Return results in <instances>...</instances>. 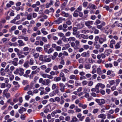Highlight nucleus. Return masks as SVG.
Instances as JSON below:
<instances>
[{"label": "nucleus", "instance_id": "nucleus-1", "mask_svg": "<svg viewBox=\"0 0 122 122\" xmlns=\"http://www.w3.org/2000/svg\"><path fill=\"white\" fill-rule=\"evenodd\" d=\"M47 56L46 55H41L39 56V59L43 62H50L51 59L49 58H47Z\"/></svg>", "mask_w": 122, "mask_h": 122}, {"label": "nucleus", "instance_id": "nucleus-2", "mask_svg": "<svg viewBox=\"0 0 122 122\" xmlns=\"http://www.w3.org/2000/svg\"><path fill=\"white\" fill-rule=\"evenodd\" d=\"M24 69L21 68H17L14 72V73L16 75H19L20 76H22L24 73Z\"/></svg>", "mask_w": 122, "mask_h": 122}, {"label": "nucleus", "instance_id": "nucleus-3", "mask_svg": "<svg viewBox=\"0 0 122 122\" xmlns=\"http://www.w3.org/2000/svg\"><path fill=\"white\" fill-rule=\"evenodd\" d=\"M55 102H60L61 105H63L65 102V99L62 96H61L60 98L58 97H55Z\"/></svg>", "mask_w": 122, "mask_h": 122}, {"label": "nucleus", "instance_id": "nucleus-4", "mask_svg": "<svg viewBox=\"0 0 122 122\" xmlns=\"http://www.w3.org/2000/svg\"><path fill=\"white\" fill-rule=\"evenodd\" d=\"M61 112V111L60 109H57L52 112L51 113V115L52 117L55 118H58L59 117V115L57 113H60Z\"/></svg>", "mask_w": 122, "mask_h": 122}, {"label": "nucleus", "instance_id": "nucleus-5", "mask_svg": "<svg viewBox=\"0 0 122 122\" xmlns=\"http://www.w3.org/2000/svg\"><path fill=\"white\" fill-rule=\"evenodd\" d=\"M95 101L98 104V105L100 106L103 105L106 102V101L104 99H96Z\"/></svg>", "mask_w": 122, "mask_h": 122}, {"label": "nucleus", "instance_id": "nucleus-6", "mask_svg": "<svg viewBox=\"0 0 122 122\" xmlns=\"http://www.w3.org/2000/svg\"><path fill=\"white\" fill-rule=\"evenodd\" d=\"M91 90L92 92L91 93V95L93 97H95L97 96V94L95 93V92L97 93L100 92L99 90L95 88H92Z\"/></svg>", "mask_w": 122, "mask_h": 122}, {"label": "nucleus", "instance_id": "nucleus-7", "mask_svg": "<svg viewBox=\"0 0 122 122\" xmlns=\"http://www.w3.org/2000/svg\"><path fill=\"white\" fill-rule=\"evenodd\" d=\"M93 23V22L92 21H87L85 22V25L89 29L92 28V25Z\"/></svg>", "mask_w": 122, "mask_h": 122}, {"label": "nucleus", "instance_id": "nucleus-8", "mask_svg": "<svg viewBox=\"0 0 122 122\" xmlns=\"http://www.w3.org/2000/svg\"><path fill=\"white\" fill-rule=\"evenodd\" d=\"M59 85L60 87V90L61 92H64L65 90L66 86L64 85L63 83L60 82L59 84Z\"/></svg>", "mask_w": 122, "mask_h": 122}, {"label": "nucleus", "instance_id": "nucleus-9", "mask_svg": "<svg viewBox=\"0 0 122 122\" xmlns=\"http://www.w3.org/2000/svg\"><path fill=\"white\" fill-rule=\"evenodd\" d=\"M61 15L63 17L68 18H70L71 16V15H70L69 13L64 11L61 12Z\"/></svg>", "mask_w": 122, "mask_h": 122}, {"label": "nucleus", "instance_id": "nucleus-10", "mask_svg": "<svg viewBox=\"0 0 122 122\" xmlns=\"http://www.w3.org/2000/svg\"><path fill=\"white\" fill-rule=\"evenodd\" d=\"M18 59L17 58H14L13 59L14 61H11L12 64L14 66H17L18 65Z\"/></svg>", "mask_w": 122, "mask_h": 122}, {"label": "nucleus", "instance_id": "nucleus-11", "mask_svg": "<svg viewBox=\"0 0 122 122\" xmlns=\"http://www.w3.org/2000/svg\"><path fill=\"white\" fill-rule=\"evenodd\" d=\"M85 61L86 63L88 64H92L95 62V61L92 58H86L85 59Z\"/></svg>", "mask_w": 122, "mask_h": 122}, {"label": "nucleus", "instance_id": "nucleus-12", "mask_svg": "<svg viewBox=\"0 0 122 122\" xmlns=\"http://www.w3.org/2000/svg\"><path fill=\"white\" fill-rule=\"evenodd\" d=\"M51 82V80L49 79H45L44 80L42 85L46 86L49 85Z\"/></svg>", "mask_w": 122, "mask_h": 122}, {"label": "nucleus", "instance_id": "nucleus-13", "mask_svg": "<svg viewBox=\"0 0 122 122\" xmlns=\"http://www.w3.org/2000/svg\"><path fill=\"white\" fill-rule=\"evenodd\" d=\"M87 36H85V35L84 34H81L77 36H76V37H78L80 39H81L82 38L83 39H88V37L86 38H85V36L87 37Z\"/></svg>", "mask_w": 122, "mask_h": 122}, {"label": "nucleus", "instance_id": "nucleus-14", "mask_svg": "<svg viewBox=\"0 0 122 122\" xmlns=\"http://www.w3.org/2000/svg\"><path fill=\"white\" fill-rule=\"evenodd\" d=\"M116 43L114 39L112 40L110 42L109 46L111 48H113L114 47L113 45Z\"/></svg>", "mask_w": 122, "mask_h": 122}, {"label": "nucleus", "instance_id": "nucleus-15", "mask_svg": "<svg viewBox=\"0 0 122 122\" xmlns=\"http://www.w3.org/2000/svg\"><path fill=\"white\" fill-rule=\"evenodd\" d=\"M17 42L18 44V46L20 47L23 46L25 45V43L22 40H19Z\"/></svg>", "mask_w": 122, "mask_h": 122}, {"label": "nucleus", "instance_id": "nucleus-16", "mask_svg": "<svg viewBox=\"0 0 122 122\" xmlns=\"http://www.w3.org/2000/svg\"><path fill=\"white\" fill-rule=\"evenodd\" d=\"M81 56L83 57H89L90 56L89 53L88 51L84 52L81 54Z\"/></svg>", "mask_w": 122, "mask_h": 122}, {"label": "nucleus", "instance_id": "nucleus-17", "mask_svg": "<svg viewBox=\"0 0 122 122\" xmlns=\"http://www.w3.org/2000/svg\"><path fill=\"white\" fill-rule=\"evenodd\" d=\"M25 15L27 16L26 19L28 20H30L32 19V15L31 13L28 14L27 12H26L25 14Z\"/></svg>", "mask_w": 122, "mask_h": 122}, {"label": "nucleus", "instance_id": "nucleus-18", "mask_svg": "<svg viewBox=\"0 0 122 122\" xmlns=\"http://www.w3.org/2000/svg\"><path fill=\"white\" fill-rule=\"evenodd\" d=\"M26 109L23 107H21L20 108V109L18 110V112L20 114L26 111Z\"/></svg>", "mask_w": 122, "mask_h": 122}, {"label": "nucleus", "instance_id": "nucleus-19", "mask_svg": "<svg viewBox=\"0 0 122 122\" xmlns=\"http://www.w3.org/2000/svg\"><path fill=\"white\" fill-rule=\"evenodd\" d=\"M78 106L80 107H81L83 109H85L87 107V105L86 104H83L82 103L80 102L78 104Z\"/></svg>", "mask_w": 122, "mask_h": 122}, {"label": "nucleus", "instance_id": "nucleus-20", "mask_svg": "<svg viewBox=\"0 0 122 122\" xmlns=\"http://www.w3.org/2000/svg\"><path fill=\"white\" fill-rule=\"evenodd\" d=\"M101 66H99V67L97 68L96 70V72L97 73L99 74L100 75L102 74V71L101 70V69L100 68Z\"/></svg>", "mask_w": 122, "mask_h": 122}, {"label": "nucleus", "instance_id": "nucleus-21", "mask_svg": "<svg viewBox=\"0 0 122 122\" xmlns=\"http://www.w3.org/2000/svg\"><path fill=\"white\" fill-rule=\"evenodd\" d=\"M122 42L121 41H119L117 42L116 44L115 45V47L116 49L119 48L121 46L120 44Z\"/></svg>", "mask_w": 122, "mask_h": 122}, {"label": "nucleus", "instance_id": "nucleus-22", "mask_svg": "<svg viewBox=\"0 0 122 122\" xmlns=\"http://www.w3.org/2000/svg\"><path fill=\"white\" fill-rule=\"evenodd\" d=\"M46 29L45 28H42L41 30V31L43 34L44 35L47 34L48 32L46 31Z\"/></svg>", "mask_w": 122, "mask_h": 122}, {"label": "nucleus", "instance_id": "nucleus-23", "mask_svg": "<svg viewBox=\"0 0 122 122\" xmlns=\"http://www.w3.org/2000/svg\"><path fill=\"white\" fill-rule=\"evenodd\" d=\"M59 73V71H56L55 72L53 71H52L50 72V74L52 76H54L55 75H57Z\"/></svg>", "mask_w": 122, "mask_h": 122}, {"label": "nucleus", "instance_id": "nucleus-24", "mask_svg": "<svg viewBox=\"0 0 122 122\" xmlns=\"http://www.w3.org/2000/svg\"><path fill=\"white\" fill-rule=\"evenodd\" d=\"M98 117L103 119H105L106 118V115L104 114H101L98 116Z\"/></svg>", "mask_w": 122, "mask_h": 122}, {"label": "nucleus", "instance_id": "nucleus-25", "mask_svg": "<svg viewBox=\"0 0 122 122\" xmlns=\"http://www.w3.org/2000/svg\"><path fill=\"white\" fill-rule=\"evenodd\" d=\"M71 46L73 47L74 49L77 50L79 49L78 47H76L75 43L74 42H71Z\"/></svg>", "mask_w": 122, "mask_h": 122}, {"label": "nucleus", "instance_id": "nucleus-26", "mask_svg": "<svg viewBox=\"0 0 122 122\" xmlns=\"http://www.w3.org/2000/svg\"><path fill=\"white\" fill-rule=\"evenodd\" d=\"M0 72L2 76H4L6 74L5 70L3 68H1L0 69Z\"/></svg>", "mask_w": 122, "mask_h": 122}, {"label": "nucleus", "instance_id": "nucleus-27", "mask_svg": "<svg viewBox=\"0 0 122 122\" xmlns=\"http://www.w3.org/2000/svg\"><path fill=\"white\" fill-rule=\"evenodd\" d=\"M110 31V29L109 26H106L104 28V31L105 33L108 34Z\"/></svg>", "mask_w": 122, "mask_h": 122}, {"label": "nucleus", "instance_id": "nucleus-28", "mask_svg": "<svg viewBox=\"0 0 122 122\" xmlns=\"http://www.w3.org/2000/svg\"><path fill=\"white\" fill-rule=\"evenodd\" d=\"M40 69L39 68H37L36 70L33 71H32L31 74L33 75L34 74H36L37 73L39 72Z\"/></svg>", "mask_w": 122, "mask_h": 122}, {"label": "nucleus", "instance_id": "nucleus-29", "mask_svg": "<svg viewBox=\"0 0 122 122\" xmlns=\"http://www.w3.org/2000/svg\"><path fill=\"white\" fill-rule=\"evenodd\" d=\"M105 66L107 68H111L112 67L113 65L111 63H106L105 64Z\"/></svg>", "mask_w": 122, "mask_h": 122}, {"label": "nucleus", "instance_id": "nucleus-30", "mask_svg": "<svg viewBox=\"0 0 122 122\" xmlns=\"http://www.w3.org/2000/svg\"><path fill=\"white\" fill-rule=\"evenodd\" d=\"M29 61H27L25 62L23 64V66L24 67L27 68L29 67Z\"/></svg>", "mask_w": 122, "mask_h": 122}, {"label": "nucleus", "instance_id": "nucleus-31", "mask_svg": "<svg viewBox=\"0 0 122 122\" xmlns=\"http://www.w3.org/2000/svg\"><path fill=\"white\" fill-rule=\"evenodd\" d=\"M76 40V38L75 37H71L68 39V41L70 42L74 41Z\"/></svg>", "mask_w": 122, "mask_h": 122}, {"label": "nucleus", "instance_id": "nucleus-32", "mask_svg": "<svg viewBox=\"0 0 122 122\" xmlns=\"http://www.w3.org/2000/svg\"><path fill=\"white\" fill-rule=\"evenodd\" d=\"M78 121L77 118L75 116H73L72 117L70 122H77Z\"/></svg>", "mask_w": 122, "mask_h": 122}, {"label": "nucleus", "instance_id": "nucleus-33", "mask_svg": "<svg viewBox=\"0 0 122 122\" xmlns=\"http://www.w3.org/2000/svg\"><path fill=\"white\" fill-rule=\"evenodd\" d=\"M32 86H33L32 85H30V86L27 85L24 87V90H28L29 89H31Z\"/></svg>", "mask_w": 122, "mask_h": 122}, {"label": "nucleus", "instance_id": "nucleus-34", "mask_svg": "<svg viewBox=\"0 0 122 122\" xmlns=\"http://www.w3.org/2000/svg\"><path fill=\"white\" fill-rule=\"evenodd\" d=\"M5 73H7L9 75H10L12 74V71H10L9 68L5 69Z\"/></svg>", "mask_w": 122, "mask_h": 122}, {"label": "nucleus", "instance_id": "nucleus-35", "mask_svg": "<svg viewBox=\"0 0 122 122\" xmlns=\"http://www.w3.org/2000/svg\"><path fill=\"white\" fill-rule=\"evenodd\" d=\"M106 41L105 38H100L99 39V42L100 44H102L104 42Z\"/></svg>", "mask_w": 122, "mask_h": 122}, {"label": "nucleus", "instance_id": "nucleus-36", "mask_svg": "<svg viewBox=\"0 0 122 122\" xmlns=\"http://www.w3.org/2000/svg\"><path fill=\"white\" fill-rule=\"evenodd\" d=\"M36 50L37 52H41V51H42L43 48L41 47H36Z\"/></svg>", "mask_w": 122, "mask_h": 122}, {"label": "nucleus", "instance_id": "nucleus-37", "mask_svg": "<svg viewBox=\"0 0 122 122\" xmlns=\"http://www.w3.org/2000/svg\"><path fill=\"white\" fill-rule=\"evenodd\" d=\"M61 79V78L60 77H55L54 79V81L56 82H58L60 81Z\"/></svg>", "mask_w": 122, "mask_h": 122}, {"label": "nucleus", "instance_id": "nucleus-38", "mask_svg": "<svg viewBox=\"0 0 122 122\" xmlns=\"http://www.w3.org/2000/svg\"><path fill=\"white\" fill-rule=\"evenodd\" d=\"M79 12L77 10H75L73 14V16L74 17H76L78 16Z\"/></svg>", "mask_w": 122, "mask_h": 122}, {"label": "nucleus", "instance_id": "nucleus-39", "mask_svg": "<svg viewBox=\"0 0 122 122\" xmlns=\"http://www.w3.org/2000/svg\"><path fill=\"white\" fill-rule=\"evenodd\" d=\"M17 55L19 59H22L25 58V55L20 54V53L17 54Z\"/></svg>", "mask_w": 122, "mask_h": 122}, {"label": "nucleus", "instance_id": "nucleus-40", "mask_svg": "<svg viewBox=\"0 0 122 122\" xmlns=\"http://www.w3.org/2000/svg\"><path fill=\"white\" fill-rule=\"evenodd\" d=\"M91 66L90 65L88 64H85L84 65V68L86 69H90Z\"/></svg>", "mask_w": 122, "mask_h": 122}, {"label": "nucleus", "instance_id": "nucleus-41", "mask_svg": "<svg viewBox=\"0 0 122 122\" xmlns=\"http://www.w3.org/2000/svg\"><path fill=\"white\" fill-rule=\"evenodd\" d=\"M77 28L78 29H81L84 27V26L83 25L82 23H79L77 24Z\"/></svg>", "mask_w": 122, "mask_h": 122}, {"label": "nucleus", "instance_id": "nucleus-42", "mask_svg": "<svg viewBox=\"0 0 122 122\" xmlns=\"http://www.w3.org/2000/svg\"><path fill=\"white\" fill-rule=\"evenodd\" d=\"M16 28V27L15 25H14L12 26L10 29L9 30V31L11 32L12 31L15 30Z\"/></svg>", "mask_w": 122, "mask_h": 122}, {"label": "nucleus", "instance_id": "nucleus-43", "mask_svg": "<svg viewBox=\"0 0 122 122\" xmlns=\"http://www.w3.org/2000/svg\"><path fill=\"white\" fill-rule=\"evenodd\" d=\"M35 62L33 59L32 58L29 61V64L30 65H32L34 64Z\"/></svg>", "mask_w": 122, "mask_h": 122}, {"label": "nucleus", "instance_id": "nucleus-44", "mask_svg": "<svg viewBox=\"0 0 122 122\" xmlns=\"http://www.w3.org/2000/svg\"><path fill=\"white\" fill-rule=\"evenodd\" d=\"M112 51L111 49L106 50L105 51V53L107 55H108L110 54L112 52Z\"/></svg>", "mask_w": 122, "mask_h": 122}, {"label": "nucleus", "instance_id": "nucleus-45", "mask_svg": "<svg viewBox=\"0 0 122 122\" xmlns=\"http://www.w3.org/2000/svg\"><path fill=\"white\" fill-rule=\"evenodd\" d=\"M13 84L16 87H19L20 86V85L18 84V83L17 81H14L13 82Z\"/></svg>", "mask_w": 122, "mask_h": 122}, {"label": "nucleus", "instance_id": "nucleus-46", "mask_svg": "<svg viewBox=\"0 0 122 122\" xmlns=\"http://www.w3.org/2000/svg\"><path fill=\"white\" fill-rule=\"evenodd\" d=\"M90 91V89L88 87H85L84 89V91L85 92H89Z\"/></svg>", "mask_w": 122, "mask_h": 122}, {"label": "nucleus", "instance_id": "nucleus-47", "mask_svg": "<svg viewBox=\"0 0 122 122\" xmlns=\"http://www.w3.org/2000/svg\"><path fill=\"white\" fill-rule=\"evenodd\" d=\"M99 110V109L98 108H95L93 110L92 112L94 114H96L98 112Z\"/></svg>", "mask_w": 122, "mask_h": 122}, {"label": "nucleus", "instance_id": "nucleus-48", "mask_svg": "<svg viewBox=\"0 0 122 122\" xmlns=\"http://www.w3.org/2000/svg\"><path fill=\"white\" fill-rule=\"evenodd\" d=\"M1 40L5 44L6 43V42L7 41H9V39H7L6 38H3Z\"/></svg>", "mask_w": 122, "mask_h": 122}, {"label": "nucleus", "instance_id": "nucleus-49", "mask_svg": "<svg viewBox=\"0 0 122 122\" xmlns=\"http://www.w3.org/2000/svg\"><path fill=\"white\" fill-rule=\"evenodd\" d=\"M26 29L25 28H23L22 29V32L23 35H25L26 34Z\"/></svg>", "mask_w": 122, "mask_h": 122}, {"label": "nucleus", "instance_id": "nucleus-50", "mask_svg": "<svg viewBox=\"0 0 122 122\" xmlns=\"http://www.w3.org/2000/svg\"><path fill=\"white\" fill-rule=\"evenodd\" d=\"M53 94L52 95L53 96L55 95L56 94H58L59 92V90L58 89H56L53 91Z\"/></svg>", "mask_w": 122, "mask_h": 122}, {"label": "nucleus", "instance_id": "nucleus-51", "mask_svg": "<svg viewBox=\"0 0 122 122\" xmlns=\"http://www.w3.org/2000/svg\"><path fill=\"white\" fill-rule=\"evenodd\" d=\"M96 7L95 5L92 4L90 6L89 8L90 9H96Z\"/></svg>", "mask_w": 122, "mask_h": 122}, {"label": "nucleus", "instance_id": "nucleus-52", "mask_svg": "<svg viewBox=\"0 0 122 122\" xmlns=\"http://www.w3.org/2000/svg\"><path fill=\"white\" fill-rule=\"evenodd\" d=\"M76 76L75 75H71L69 76V78L71 79H74L76 78Z\"/></svg>", "mask_w": 122, "mask_h": 122}, {"label": "nucleus", "instance_id": "nucleus-53", "mask_svg": "<svg viewBox=\"0 0 122 122\" xmlns=\"http://www.w3.org/2000/svg\"><path fill=\"white\" fill-rule=\"evenodd\" d=\"M7 63L5 62H3L1 64V66L3 67L4 68L6 65Z\"/></svg>", "mask_w": 122, "mask_h": 122}, {"label": "nucleus", "instance_id": "nucleus-54", "mask_svg": "<svg viewBox=\"0 0 122 122\" xmlns=\"http://www.w3.org/2000/svg\"><path fill=\"white\" fill-rule=\"evenodd\" d=\"M88 82L86 80L83 81L82 82V85L83 86L86 85L88 84Z\"/></svg>", "mask_w": 122, "mask_h": 122}, {"label": "nucleus", "instance_id": "nucleus-55", "mask_svg": "<svg viewBox=\"0 0 122 122\" xmlns=\"http://www.w3.org/2000/svg\"><path fill=\"white\" fill-rule=\"evenodd\" d=\"M54 51V49L52 48H50L47 51V53L49 54H50L53 51Z\"/></svg>", "mask_w": 122, "mask_h": 122}, {"label": "nucleus", "instance_id": "nucleus-56", "mask_svg": "<svg viewBox=\"0 0 122 122\" xmlns=\"http://www.w3.org/2000/svg\"><path fill=\"white\" fill-rule=\"evenodd\" d=\"M34 57L36 58H37L39 56V54L38 53H35L33 55Z\"/></svg>", "mask_w": 122, "mask_h": 122}, {"label": "nucleus", "instance_id": "nucleus-57", "mask_svg": "<svg viewBox=\"0 0 122 122\" xmlns=\"http://www.w3.org/2000/svg\"><path fill=\"white\" fill-rule=\"evenodd\" d=\"M78 61L79 63H83L84 61L83 58H81L79 59L78 60Z\"/></svg>", "mask_w": 122, "mask_h": 122}, {"label": "nucleus", "instance_id": "nucleus-58", "mask_svg": "<svg viewBox=\"0 0 122 122\" xmlns=\"http://www.w3.org/2000/svg\"><path fill=\"white\" fill-rule=\"evenodd\" d=\"M98 84L99 86L101 88H104L105 87V86L104 84H103L101 83H98Z\"/></svg>", "mask_w": 122, "mask_h": 122}, {"label": "nucleus", "instance_id": "nucleus-59", "mask_svg": "<svg viewBox=\"0 0 122 122\" xmlns=\"http://www.w3.org/2000/svg\"><path fill=\"white\" fill-rule=\"evenodd\" d=\"M29 50V48L27 47H24L23 49V51L25 52H27Z\"/></svg>", "mask_w": 122, "mask_h": 122}, {"label": "nucleus", "instance_id": "nucleus-60", "mask_svg": "<svg viewBox=\"0 0 122 122\" xmlns=\"http://www.w3.org/2000/svg\"><path fill=\"white\" fill-rule=\"evenodd\" d=\"M7 106V104H5V105L2 107L1 108V109L2 110H4L5 109Z\"/></svg>", "mask_w": 122, "mask_h": 122}, {"label": "nucleus", "instance_id": "nucleus-61", "mask_svg": "<svg viewBox=\"0 0 122 122\" xmlns=\"http://www.w3.org/2000/svg\"><path fill=\"white\" fill-rule=\"evenodd\" d=\"M56 50L57 51H60L61 50V47L59 46H57L56 48Z\"/></svg>", "mask_w": 122, "mask_h": 122}, {"label": "nucleus", "instance_id": "nucleus-62", "mask_svg": "<svg viewBox=\"0 0 122 122\" xmlns=\"http://www.w3.org/2000/svg\"><path fill=\"white\" fill-rule=\"evenodd\" d=\"M93 81H90L88 83V85L90 86H92L93 85Z\"/></svg>", "mask_w": 122, "mask_h": 122}, {"label": "nucleus", "instance_id": "nucleus-63", "mask_svg": "<svg viewBox=\"0 0 122 122\" xmlns=\"http://www.w3.org/2000/svg\"><path fill=\"white\" fill-rule=\"evenodd\" d=\"M67 112L69 113L72 114H73L74 113V111L72 110H68Z\"/></svg>", "mask_w": 122, "mask_h": 122}, {"label": "nucleus", "instance_id": "nucleus-64", "mask_svg": "<svg viewBox=\"0 0 122 122\" xmlns=\"http://www.w3.org/2000/svg\"><path fill=\"white\" fill-rule=\"evenodd\" d=\"M118 27L121 29H122V23H119L117 25Z\"/></svg>", "mask_w": 122, "mask_h": 122}]
</instances>
